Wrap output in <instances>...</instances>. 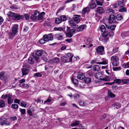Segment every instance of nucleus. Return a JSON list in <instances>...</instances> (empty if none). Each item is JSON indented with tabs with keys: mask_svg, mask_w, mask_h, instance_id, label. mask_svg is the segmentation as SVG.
<instances>
[{
	"mask_svg": "<svg viewBox=\"0 0 129 129\" xmlns=\"http://www.w3.org/2000/svg\"><path fill=\"white\" fill-rule=\"evenodd\" d=\"M111 79L108 76H107L103 78L102 79V80L106 81H109Z\"/></svg>",
	"mask_w": 129,
	"mask_h": 129,
	"instance_id": "obj_46",
	"label": "nucleus"
},
{
	"mask_svg": "<svg viewBox=\"0 0 129 129\" xmlns=\"http://www.w3.org/2000/svg\"><path fill=\"white\" fill-rule=\"evenodd\" d=\"M97 12L100 14H101L105 12V10L104 8L101 7H98L97 10Z\"/></svg>",
	"mask_w": 129,
	"mask_h": 129,
	"instance_id": "obj_17",
	"label": "nucleus"
},
{
	"mask_svg": "<svg viewBox=\"0 0 129 129\" xmlns=\"http://www.w3.org/2000/svg\"><path fill=\"white\" fill-rule=\"evenodd\" d=\"M85 77V74L84 73H81L78 75L77 78L80 80H82Z\"/></svg>",
	"mask_w": 129,
	"mask_h": 129,
	"instance_id": "obj_23",
	"label": "nucleus"
},
{
	"mask_svg": "<svg viewBox=\"0 0 129 129\" xmlns=\"http://www.w3.org/2000/svg\"><path fill=\"white\" fill-rule=\"evenodd\" d=\"M10 119L12 121H15V120H17V118L16 116H14L13 117H11L10 118Z\"/></svg>",
	"mask_w": 129,
	"mask_h": 129,
	"instance_id": "obj_63",
	"label": "nucleus"
},
{
	"mask_svg": "<svg viewBox=\"0 0 129 129\" xmlns=\"http://www.w3.org/2000/svg\"><path fill=\"white\" fill-rule=\"evenodd\" d=\"M45 13L42 12L40 14L39 12L38 11H36L34 15H32L30 17L31 19L33 20H37V19L41 20L43 18V15H44Z\"/></svg>",
	"mask_w": 129,
	"mask_h": 129,
	"instance_id": "obj_1",
	"label": "nucleus"
},
{
	"mask_svg": "<svg viewBox=\"0 0 129 129\" xmlns=\"http://www.w3.org/2000/svg\"><path fill=\"white\" fill-rule=\"evenodd\" d=\"M42 59L45 61L46 62L47 61V59L46 57L44 55L42 57Z\"/></svg>",
	"mask_w": 129,
	"mask_h": 129,
	"instance_id": "obj_60",
	"label": "nucleus"
},
{
	"mask_svg": "<svg viewBox=\"0 0 129 129\" xmlns=\"http://www.w3.org/2000/svg\"><path fill=\"white\" fill-rule=\"evenodd\" d=\"M24 18V15L16 13H15L14 16L12 17L13 19L15 20H20L23 19Z\"/></svg>",
	"mask_w": 129,
	"mask_h": 129,
	"instance_id": "obj_6",
	"label": "nucleus"
},
{
	"mask_svg": "<svg viewBox=\"0 0 129 129\" xmlns=\"http://www.w3.org/2000/svg\"><path fill=\"white\" fill-rule=\"evenodd\" d=\"M42 75L39 73H36L34 74V77L36 78L37 77H41Z\"/></svg>",
	"mask_w": 129,
	"mask_h": 129,
	"instance_id": "obj_45",
	"label": "nucleus"
},
{
	"mask_svg": "<svg viewBox=\"0 0 129 129\" xmlns=\"http://www.w3.org/2000/svg\"><path fill=\"white\" fill-rule=\"evenodd\" d=\"M80 122L79 121H73V123L70 125V126H76V125H78L80 123Z\"/></svg>",
	"mask_w": 129,
	"mask_h": 129,
	"instance_id": "obj_30",
	"label": "nucleus"
},
{
	"mask_svg": "<svg viewBox=\"0 0 129 129\" xmlns=\"http://www.w3.org/2000/svg\"><path fill=\"white\" fill-rule=\"evenodd\" d=\"M114 82L118 84H120L121 83V81L120 79H116L114 80Z\"/></svg>",
	"mask_w": 129,
	"mask_h": 129,
	"instance_id": "obj_53",
	"label": "nucleus"
},
{
	"mask_svg": "<svg viewBox=\"0 0 129 129\" xmlns=\"http://www.w3.org/2000/svg\"><path fill=\"white\" fill-rule=\"evenodd\" d=\"M100 29L101 31L102 32L105 31L107 30V29H106L105 26L103 25H102L101 26Z\"/></svg>",
	"mask_w": 129,
	"mask_h": 129,
	"instance_id": "obj_39",
	"label": "nucleus"
},
{
	"mask_svg": "<svg viewBox=\"0 0 129 129\" xmlns=\"http://www.w3.org/2000/svg\"><path fill=\"white\" fill-rule=\"evenodd\" d=\"M114 33L112 31H110V32L108 33V36L110 37H112L114 35Z\"/></svg>",
	"mask_w": 129,
	"mask_h": 129,
	"instance_id": "obj_57",
	"label": "nucleus"
},
{
	"mask_svg": "<svg viewBox=\"0 0 129 129\" xmlns=\"http://www.w3.org/2000/svg\"><path fill=\"white\" fill-rule=\"evenodd\" d=\"M20 105L22 107H25L26 105V104L23 102H22L20 103Z\"/></svg>",
	"mask_w": 129,
	"mask_h": 129,
	"instance_id": "obj_64",
	"label": "nucleus"
},
{
	"mask_svg": "<svg viewBox=\"0 0 129 129\" xmlns=\"http://www.w3.org/2000/svg\"><path fill=\"white\" fill-rule=\"evenodd\" d=\"M114 105V107H115L117 109L121 107V105L119 103H115Z\"/></svg>",
	"mask_w": 129,
	"mask_h": 129,
	"instance_id": "obj_36",
	"label": "nucleus"
},
{
	"mask_svg": "<svg viewBox=\"0 0 129 129\" xmlns=\"http://www.w3.org/2000/svg\"><path fill=\"white\" fill-rule=\"evenodd\" d=\"M98 5H102L104 2V0H95Z\"/></svg>",
	"mask_w": 129,
	"mask_h": 129,
	"instance_id": "obj_33",
	"label": "nucleus"
},
{
	"mask_svg": "<svg viewBox=\"0 0 129 129\" xmlns=\"http://www.w3.org/2000/svg\"><path fill=\"white\" fill-rule=\"evenodd\" d=\"M104 49V47L103 46H100L96 48V50L99 54L102 55L105 54Z\"/></svg>",
	"mask_w": 129,
	"mask_h": 129,
	"instance_id": "obj_4",
	"label": "nucleus"
},
{
	"mask_svg": "<svg viewBox=\"0 0 129 129\" xmlns=\"http://www.w3.org/2000/svg\"><path fill=\"white\" fill-rule=\"evenodd\" d=\"M11 9L14 10H17L18 9V8L15 5H11L10 7Z\"/></svg>",
	"mask_w": 129,
	"mask_h": 129,
	"instance_id": "obj_54",
	"label": "nucleus"
},
{
	"mask_svg": "<svg viewBox=\"0 0 129 129\" xmlns=\"http://www.w3.org/2000/svg\"><path fill=\"white\" fill-rule=\"evenodd\" d=\"M55 23L57 24H59L62 22L60 18H57L55 20Z\"/></svg>",
	"mask_w": 129,
	"mask_h": 129,
	"instance_id": "obj_50",
	"label": "nucleus"
},
{
	"mask_svg": "<svg viewBox=\"0 0 129 129\" xmlns=\"http://www.w3.org/2000/svg\"><path fill=\"white\" fill-rule=\"evenodd\" d=\"M121 81L124 84H127L129 83V79H123Z\"/></svg>",
	"mask_w": 129,
	"mask_h": 129,
	"instance_id": "obj_42",
	"label": "nucleus"
},
{
	"mask_svg": "<svg viewBox=\"0 0 129 129\" xmlns=\"http://www.w3.org/2000/svg\"><path fill=\"white\" fill-rule=\"evenodd\" d=\"M78 17H80V16L78 15H75L73 18L74 21L77 23H79L80 21V18Z\"/></svg>",
	"mask_w": 129,
	"mask_h": 129,
	"instance_id": "obj_27",
	"label": "nucleus"
},
{
	"mask_svg": "<svg viewBox=\"0 0 129 129\" xmlns=\"http://www.w3.org/2000/svg\"><path fill=\"white\" fill-rule=\"evenodd\" d=\"M73 56V54L71 53H68L67 54V57L69 59L70 62L72 61V58Z\"/></svg>",
	"mask_w": 129,
	"mask_h": 129,
	"instance_id": "obj_22",
	"label": "nucleus"
},
{
	"mask_svg": "<svg viewBox=\"0 0 129 129\" xmlns=\"http://www.w3.org/2000/svg\"><path fill=\"white\" fill-rule=\"evenodd\" d=\"M118 61L116 60L113 61L112 63L113 65L114 66H118L119 64V62Z\"/></svg>",
	"mask_w": 129,
	"mask_h": 129,
	"instance_id": "obj_47",
	"label": "nucleus"
},
{
	"mask_svg": "<svg viewBox=\"0 0 129 129\" xmlns=\"http://www.w3.org/2000/svg\"><path fill=\"white\" fill-rule=\"evenodd\" d=\"M45 38H43V39H41L40 41V43L41 44H44L46 41Z\"/></svg>",
	"mask_w": 129,
	"mask_h": 129,
	"instance_id": "obj_58",
	"label": "nucleus"
},
{
	"mask_svg": "<svg viewBox=\"0 0 129 129\" xmlns=\"http://www.w3.org/2000/svg\"><path fill=\"white\" fill-rule=\"evenodd\" d=\"M61 21H64L67 20V18L65 15H62L60 16Z\"/></svg>",
	"mask_w": 129,
	"mask_h": 129,
	"instance_id": "obj_48",
	"label": "nucleus"
},
{
	"mask_svg": "<svg viewBox=\"0 0 129 129\" xmlns=\"http://www.w3.org/2000/svg\"><path fill=\"white\" fill-rule=\"evenodd\" d=\"M84 81L85 83H89L91 82V79L90 78H86L84 79Z\"/></svg>",
	"mask_w": 129,
	"mask_h": 129,
	"instance_id": "obj_32",
	"label": "nucleus"
},
{
	"mask_svg": "<svg viewBox=\"0 0 129 129\" xmlns=\"http://www.w3.org/2000/svg\"><path fill=\"white\" fill-rule=\"evenodd\" d=\"M90 10V8L89 7H85L82 9V15L83 16L84 14L86 13H88L89 12Z\"/></svg>",
	"mask_w": 129,
	"mask_h": 129,
	"instance_id": "obj_13",
	"label": "nucleus"
},
{
	"mask_svg": "<svg viewBox=\"0 0 129 129\" xmlns=\"http://www.w3.org/2000/svg\"><path fill=\"white\" fill-rule=\"evenodd\" d=\"M44 25L45 26H50V22H46L44 23Z\"/></svg>",
	"mask_w": 129,
	"mask_h": 129,
	"instance_id": "obj_61",
	"label": "nucleus"
},
{
	"mask_svg": "<svg viewBox=\"0 0 129 129\" xmlns=\"http://www.w3.org/2000/svg\"><path fill=\"white\" fill-rule=\"evenodd\" d=\"M12 32H10L9 33V38L11 39H12L18 32V30L19 29L18 25H14L12 27Z\"/></svg>",
	"mask_w": 129,
	"mask_h": 129,
	"instance_id": "obj_2",
	"label": "nucleus"
},
{
	"mask_svg": "<svg viewBox=\"0 0 129 129\" xmlns=\"http://www.w3.org/2000/svg\"><path fill=\"white\" fill-rule=\"evenodd\" d=\"M11 107L13 109H17L18 108V106L16 104H13L11 105Z\"/></svg>",
	"mask_w": 129,
	"mask_h": 129,
	"instance_id": "obj_51",
	"label": "nucleus"
},
{
	"mask_svg": "<svg viewBox=\"0 0 129 129\" xmlns=\"http://www.w3.org/2000/svg\"><path fill=\"white\" fill-rule=\"evenodd\" d=\"M5 105V103L4 101L3 100H1V108L4 107Z\"/></svg>",
	"mask_w": 129,
	"mask_h": 129,
	"instance_id": "obj_55",
	"label": "nucleus"
},
{
	"mask_svg": "<svg viewBox=\"0 0 129 129\" xmlns=\"http://www.w3.org/2000/svg\"><path fill=\"white\" fill-rule=\"evenodd\" d=\"M34 111L35 109L34 108H32L31 109H29L27 111V113L29 115L32 116L33 115L32 112Z\"/></svg>",
	"mask_w": 129,
	"mask_h": 129,
	"instance_id": "obj_29",
	"label": "nucleus"
},
{
	"mask_svg": "<svg viewBox=\"0 0 129 129\" xmlns=\"http://www.w3.org/2000/svg\"><path fill=\"white\" fill-rule=\"evenodd\" d=\"M89 5L90 8L92 9H94L96 6V4L93 0H91V2L89 3Z\"/></svg>",
	"mask_w": 129,
	"mask_h": 129,
	"instance_id": "obj_14",
	"label": "nucleus"
},
{
	"mask_svg": "<svg viewBox=\"0 0 129 129\" xmlns=\"http://www.w3.org/2000/svg\"><path fill=\"white\" fill-rule=\"evenodd\" d=\"M127 10L126 9V8L124 7H121L120 8L119 10V11L120 12H125Z\"/></svg>",
	"mask_w": 129,
	"mask_h": 129,
	"instance_id": "obj_44",
	"label": "nucleus"
},
{
	"mask_svg": "<svg viewBox=\"0 0 129 129\" xmlns=\"http://www.w3.org/2000/svg\"><path fill=\"white\" fill-rule=\"evenodd\" d=\"M105 25L106 26V28L107 29L111 30H114L115 29L116 27V25L115 24H113L110 25L108 24H105Z\"/></svg>",
	"mask_w": 129,
	"mask_h": 129,
	"instance_id": "obj_11",
	"label": "nucleus"
},
{
	"mask_svg": "<svg viewBox=\"0 0 129 129\" xmlns=\"http://www.w3.org/2000/svg\"><path fill=\"white\" fill-rule=\"evenodd\" d=\"M72 80L73 83L76 86H77L78 85V80L75 79L74 78H73L72 79Z\"/></svg>",
	"mask_w": 129,
	"mask_h": 129,
	"instance_id": "obj_35",
	"label": "nucleus"
},
{
	"mask_svg": "<svg viewBox=\"0 0 129 129\" xmlns=\"http://www.w3.org/2000/svg\"><path fill=\"white\" fill-rule=\"evenodd\" d=\"M70 27H67L66 30L67 32L65 33L67 37L69 38L72 37L73 34L75 33L76 31V30L75 29H70Z\"/></svg>",
	"mask_w": 129,
	"mask_h": 129,
	"instance_id": "obj_3",
	"label": "nucleus"
},
{
	"mask_svg": "<svg viewBox=\"0 0 129 129\" xmlns=\"http://www.w3.org/2000/svg\"><path fill=\"white\" fill-rule=\"evenodd\" d=\"M77 30L78 32L82 31L84 28V26L83 25H82L80 26L79 27H77Z\"/></svg>",
	"mask_w": 129,
	"mask_h": 129,
	"instance_id": "obj_38",
	"label": "nucleus"
},
{
	"mask_svg": "<svg viewBox=\"0 0 129 129\" xmlns=\"http://www.w3.org/2000/svg\"><path fill=\"white\" fill-rule=\"evenodd\" d=\"M79 105L81 106H85L86 104L83 101H82L81 100H79Z\"/></svg>",
	"mask_w": 129,
	"mask_h": 129,
	"instance_id": "obj_43",
	"label": "nucleus"
},
{
	"mask_svg": "<svg viewBox=\"0 0 129 129\" xmlns=\"http://www.w3.org/2000/svg\"><path fill=\"white\" fill-rule=\"evenodd\" d=\"M20 111L22 114H24L25 113L26 110L25 109H20Z\"/></svg>",
	"mask_w": 129,
	"mask_h": 129,
	"instance_id": "obj_59",
	"label": "nucleus"
},
{
	"mask_svg": "<svg viewBox=\"0 0 129 129\" xmlns=\"http://www.w3.org/2000/svg\"><path fill=\"white\" fill-rule=\"evenodd\" d=\"M93 70L95 71H98L100 69L99 66L97 65L93 66Z\"/></svg>",
	"mask_w": 129,
	"mask_h": 129,
	"instance_id": "obj_31",
	"label": "nucleus"
},
{
	"mask_svg": "<svg viewBox=\"0 0 129 129\" xmlns=\"http://www.w3.org/2000/svg\"><path fill=\"white\" fill-rule=\"evenodd\" d=\"M59 58L55 57L50 60L49 62L50 64H56L59 62Z\"/></svg>",
	"mask_w": 129,
	"mask_h": 129,
	"instance_id": "obj_9",
	"label": "nucleus"
},
{
	"mask_svg": "<svg viewBox=\"0 0 129 129\" xmlns=\"http://www.w3.org/2000/svg\"><path fill=\"white\" fill-rule=\"evenodd\" d=\"M15 13L11 12H8L7 15L8 16L12 17H13L14 16Z\"/></svg>",
	"mask_w": 129,
	"mask_h": 129,
	"instance_id": "obj_52",
	"label": "nucleus"
},
{
	"mask_svg": "<svg viewBox=\"0 0 129 129\" xmlns=\"http://www.w3.org/2000/svg\"><path fill=\"white\" fill-rule=\"evenodd\" d=\"M108 95L111 98H113L115 97V94L112 93L110 90H108Z\"/></svg>",
	"mask_w": 129,
	"mask_h": 129,
	"instance_id": "obj_28",
	"label": "nucleus"
},
{
	"mask_svg": "<svg viewBox=\"0 0 129 129\" xmlns=\"http://www.w3.org/2000/svg\"><path fill=\"white\" fill-rule=\"evenodd\" d=\"M118 48L115 47L112 50V52L113 53H115L117 52L118 51Z\"/></svg>",
	"mask_w": 129,
	"mask_h": 129,
	"instance_id": "obj_62",
	"label": "nucleus"
},
{
	"mask_svg": "<svg viewBox=\"0 0 129 129\" xmlns=\"http://www.w3.org/2000/svg\"><path fill=\"white\" fill-rule=\"evenodd\" d=\"M55 37L56 39L59 40H62L63 38L62 34L59 33L55 34Z\"/></svg>",
	"mask_w": 129,
	"mask_h": 129,
	"instance_id": "obj_16",
	"label": "nucleus"
},
{
	"mask_svg": "<svg viewBox=\"0 0 129 129\" xmlns=\"http://www.w3.org/2000/svg\"><path fill=\"white\" fill-rule=\"evenodd\" d=\"M68 59L67 57L65 56L62 57L61 58V61L63 63L68 62Z\"/></svg>",
	"mask_w": 129,
	"mask_h": 129,
	"instance_id": "obj_34",
	"label": "nucleus"
},
{
	"mask_svg": "<svg viewBox=\"0 0 129 129\" xmlns=\"http://www.w3.org/2000/svg\"><path fill=\"white\" fill-rule=\"evenodd\" d=\"M111 61H118L119 60V58L116 56H112L111 58Z\"/></svg>",
	"mask_w": 129,
	"mask_h": 129,
	"instance_id": "obj_37",
	"label": "nucleus"
},
{
	"mask_svg": "<svg viewBox=\"0 0 129 129\" xmlns=\"http://www.w3.org/2000/svg\"><path fill=\"white\" fill-rule=\"evenodd\" d=\"M5 73L4 72H1V79H4L5 81H7V76L5 77V76L4 75Z\"/></svg>",
	"mask_w": 129,
	"mask_h": 129,
	"instance_id": "obj_20",
	"label": "nucleus"
},
{
	"mask_svg": "<svg viewBox=\"0 0 129 129\" xmlns=\"http://www.w3.org/2000/svg\"><path fill=\"white\" fill-rule=\"evenodd\" d=\"M93 41L92 39L90 38H87L85 42V44L89 46L90 47H92L93 46L92 43Z\"/></svg>",
	"mask_w": 129,
	"mask_h": 129,
	"instance_id": "obj_10",
	"label": "nucleus"
},
{
	"mask_svg": "<svg viewBox=\"0 0 129 129\" xmlns=\"http://www.w3.org/2000/svg\"><path fill=\"white\" fill-rule=\"evenodd\" d=\"M122 67L124 68H129V63H125L122 65Z\"/></svg>",
	"mask_w": 129,
	"mask_h": 129,
	"instance_id": "obj_56",
	"label": "nucleus"
},
{
	"mask_svg": "<svg viewBox=\"0 0 129 129\" xmlns=\"http://www.w3.org/2000/svg\"><path fill=\"white\" fill-rule=\"evenodd\" d=\"M69 24L70 26H71L73 28H76L78 26V25H76V24L73 21H70L69 22Z\"/></svg>",
	"mask_w": 129,
	"mask_h": 129,
	"instance_id": "obj_24",
	"label": "nucleus"
},
{
	"mask_svg": "<svg viewBox=\"0 0 129 129\" xmlns=\"http://www.w3.org/2000/svg\"><path fill=\"white\" fill-rule=\"evenodd\" d=\"M3 121L1 122V124L3 125L4 124L6 125H10V123L9 122L7 121L6 119H4L3 120Z\"/></svg>",
	"mask_w": 129,
	"mask_h": 129,
	"instance_id": "obj_21",
	"label": "nucleus"
},
{
	"mask_svg": "<svg viewBox=\"0 0 129 129\" xmlns=\"http://www.w3.org/2000/svg\"><path fill=\"white\" fill-rule=\"evenodd\" d=\"M12 95L9 93L8 95V104H11L13 103V100L12 98Z\"/></svg>",
	"mask_w": 129,
	"mask_h": 129,
	"instance_id": "obj_12",
	"label": "nucleus"
},
{
	"mask_svg": "<svg viewBox=\"0 0 129 129\" xmlns=\"http://www.w3.org/2000/svg\"><path fill=\"white\" fill-rule=\"evenodd\" d=\"M43 38H45L46 42H48L49 40H52L53 39V36L51 34L48 35H45L43 36Z\"/></svg>",
	"mask_w": 129,
	"mask_h": 129,
	"instance_id": "obj_8",
	"label": "nucleus"
},
{
	"mask_svg": "<svg viewBox=\"0 0 129 129\" xmlns=\"http://www.w3.org/2000/svg\"><path fill=\"white\" fill-rule=\"evenodd\" d=\"M21 70L22 74V76L24 75H27L29 72V70L26 68H22L21 69Z\"/></svg>",
	"mask_w": 129,
	"mask_h": 129,
	"instance_id": "obj_15",
	"label": "nucleus"
},
{
	"mask_svg": "<svg viewBox=\"0 0 129 129\" xmlns=\"http://www.w3.org/2000/svg\"><path fill=\"white\" fill-rule=\"evenodd\" d=\"M37 61H38L39 57L33 54L32 56H30L28 59V62L30 64H33L34 62V59Z\"/></svg>",
	"mask_w": 129,
	"mask_h": 129,
	"instance_id": "obj_5",
	"label": "nucleus"
},
{
	"mask_svg": "<svg viewBox=\"0 0 129 129\" xmlns=\"http://www.w3.org/2000/svg\"><path fill=\"white\" fill-rule=\"evenodd\" d=\"M121 36L123 39L125 37L129 36V33L128 32H123L121 33Z\"/></svg>",
	"mask_w": 129,
	"mask_h": 129,
	"instance_id": "obj_25",
	"label": "nucleus"
},
{
	"mask_svg": "<svg viewBox=\"0 0 129 129\" xmlns=\"http://www.w3.org/2000/svg\"><path fill=\"white\" fill-rule=\"evenodd\" d=\"M109 23L110 24L116 23L117 22L115 16L113 15H110L108 19Z\"/></svg>",
	"mask_w": 129,
	"mask_h": 129,
	"instance_id": "obj_7",
	"label": "nucleus"
},
{
	"mask_svg": "<svg viewBox=\"0 0 129 129\" xmlns=\"http://www.w3.org/2000/svg\"><path fill=\"white\" fill-rule=\"evenodd\" d=\"M117 4L118 5V6L120 8H121L123 7V2L120 1H118Z\"/></svg>",
	"mask_w": 129,
	"mask_h": 129,
	"instance_id": "obj_49",
	"label": "nucleus"
},
{
	"mask_svg": "<svg viewBox=\"0 0 129 129\" xmlns=\"http://www.w3.org/2000/svg\"><path fill=\"white\" fill-rule=\"evenodd\" d=\"M102 34V36L104 38L108 36V33L107 30L104 31Z\"/></svg>",
	"mask_w": 129,
	"mask_h": 129,
	"instance_id": "obj_41",
	"label": "nucleus"
},
{
	"mask_svg": "<svg viewBox=\"0 0 129 129\" xmlns=\"http://www.w3.org/2000/svg\"><path fill=\"white\" fill-rule=\"evenodd\" d=\"M118 21L121 20L122 18V17L120 14H118L117 15L116 18Z\"/></svg>",
	"mask_w": 129,
	"mask_h": 129,
	"instance_id": "obj_40",
	"label": "nucleus"
},
{
	"mask_svg": "<svg viewBox=\"0 0 129 129\" xmlns=\"http://www.w3.org/2000/svg\"><path fill=\"white\" fill-rule=\"evenodd\" d=\"M44 51L42 50H38L36 52V55L38 56H41L43 53Z\"/></svg>",
	"mask_w": 129,
	"mask_h": 129,
	"instance_id": "obj_26",
	"label": "nucleus"
},
{
	"mask_svg": "<svg viewBox=\"0 0 129 129\" xmlns=\"http://www.w3.org/2000/svg\"><path fill=\"white\" fill-rule=\"evenodd\" d=\"M102 61L100 62H98V64H107L108 62V60L107 59L105 58H102Z\"/></svg>",
	"mask_w": 129,
	"mask_h": 129,
	"instance_id": "obj_18",
	"label": "nucleus"
},
{
	"mask_svg": "<svg viewBox=\"0 0 129 129\" xmlns=\"http://www.w3.org/2000/svg\"><path fill=\"white\" fill-rule=\"evenodd\" d=\"M103 75L102 73L100 72H98L96 73L95 75V77L98 79L102 80L103 78H102Z\"/></svg>",
	"mask_w": 129,
	"mask_h": 129,
	"instance_id": "obj_19",
	"label": "nucleus"
}]
</instances>
